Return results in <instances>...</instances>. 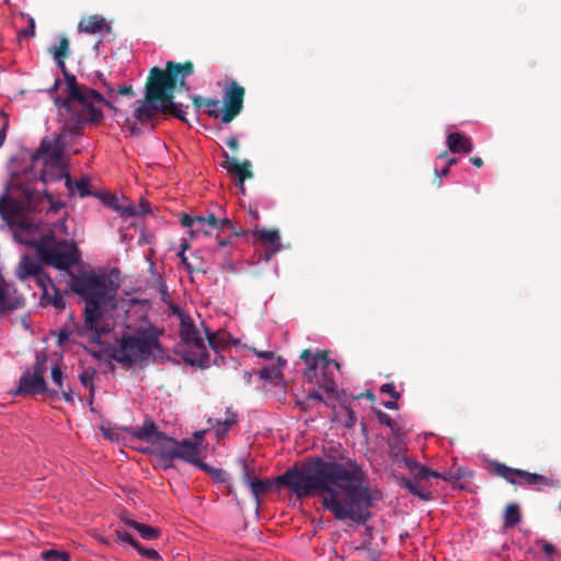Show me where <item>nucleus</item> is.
Masks as SVG:
<instances>
[{
	"instance_id": "1",
	"label": "nucleus",
	"mask_w": 561,
	"mask_h": 561,
	"mask_svg": "<svg viewBox=\"0 0 561 561\" xmlns=\"http://www.w3.org/2000/svg\"><path fill=\"white\" fill-rule=\"evenodd\" d=\"M66 206L65 202L54 199L46 191L36 190L32 183L10 182L7 191L0 195V217L12 229L14 239L36 250L41 262L23 254L15 271L16 277L24 282L34 277L42 289V304L61 310L66 308L64 294L56 287L42 264L57 270H69L81 261V253L73 241L57 240L53 225L36 224L26 217L30 213L46 217L57 214Z\"/></svg>"
},
{
	"instance_id": "2",
	"label": "nucleus",
	"mask_w": 561,
	"mask_h": 561,
	"mask_svg": "<svg viewBox=\"0 0 561 561\" xmlns=\"http://www.w3.org/2000/svg\"><path fill=\"white\" fill-rule=\"evenodd\" d=\"M366 481V473L355 460L309 457L274 479H255L250 489L256 503L277 485L287 486L298 499L320 495L323 508L336 519L365 525L371 518L374 502Z\"/></svg>"
},
{
	"instance_id": "3",
	"label": "nucleus",
	"mask_w": 561,
	"mask_h": 561,
	"mask_svg": "<svg viewBox=\"0 0 561 561\" xmlns=\"http://www.w3.org/2000/svg\"><path fill=\"white\" fill-rule=\"evenodd\" d=\"M194 73V64L191 60L185 62L167 61L165 68L153 67L149 71L145 84V98L136 101L134 110L135 119L141 125H150L154 128L153 121L159 114L171 115L185 122L188 105L174 102L176 89L190 91L186 78Z\"/></svg>"
},
{
	"instance_id": "4",
	"label": "nucleus",
	"mask_w": 561,
	"mask_h": 561,
	"mask_svg": "<svg viewBox=\"0 0 561 561\" xmlns=\"http://www.w3.org/2000/svg\"><path fill=\"white\" fill-rule=\"evenodd\" d=\"M69 275L70 289L85 302L84 322L77 329L78 334H87L91 343L100 344L102 335L110 332L108 328L100 325V320L105 307H115L117 285L105 274H96L94 271H82L79 274L69 272Z\"/></svg>"
},
{
	"instance_id": "5",
	"label": "nucleus",
	"mask_w": 561,
	"mask_h": 561,
	"mask_svg": "<svg viewBox=\"0 0 561 561\" xmlns=\"http://www.w3.org/2000/svg\"><path fill=\"white\" fill-rule=\"evenodd\" d=\"M59 119L62 124L58 134L50 137H44L39 147L32 154V167L35 168L42 162L41 181L47 184L53 181H59L66 174L67 164L65 162V149L67 147L66 138L81 136L83 133H75L67 129L68 113L65 108H58Z\"/></svg>"
},
{
	"instance_id": "6",
	"label": "nucleus",
	"mask_w": 561,
	"mask_h": 561,
	"mask_svg": "<svg viewBox=\"0 0 561 561\" xmlns=\"http://www.w3.org/2000/svg\"><path fill=\"white\" fill-rule=\"evenodd\" d=\"M162 332L153 325L139 330L136 334L124 335L112 348L111 357L125 368L148 360L152 355H162L163 347L159 341Z\"/></svg>"
},
{
	"instance_id": "7",
	"label": "nucleus",
	"mask_w": 561,
	"mask_h": 561,
	"mask_svg": "<svg viewBox=\"0 0 561 561\" xmlns=\"http://www.w3.org/2000/svg\"><path fill=\"white\" fill-rule=\"evenodd\" d=\"M102 105L114 113L117 107L106 100L98 90L85 87L81 92V98L75 100L65 112L68 113L67 129L75 133H83L87 125H98L104 119Z\"/></svg>"
},
{
	"instance_id": "8",
	"label": "nucleus",
	"mask_w": 561,
	"mask_h": 561,
	"mask_svg": "<svg viewBox=\"0 0 561 561\" xmlns=\"http://www.w3.org/2000/svg\"><path fill=\"white\" fill-rule=\"evenodd\" d=\"M150 454L158 459L160 468L164 471L171 469L176 459L207 469V466L199 460V449L196 443L191 439L179 442L163 432L152 439Z\"/></svg>"
},
{
	"instance_id": "9",
	"label": "nucleus",
	"mask_w": 561,
	"mask_h": 561,
	"mask_svg": "<svg viewBox=\"0 0 561 561\" xmlns=\"http://www.w3.org/2000/svg\"><path fill=\"white\" fill-rule=\"evenodd\" d=\"M180 336L185 344L195 348L194 353L186 352L183 355V360L191 366H197L202 369L207 368L209 366V354L198 329L190 316L181 317Z\"/></svg>"
},
{
	"instance_id": "10",
	"label": "nucleus",
	"mask_w": 561,
	"mask_h": 561,
	"mask_svg": "<svg viewBox=\"0 0 561 561\" xmlns=\"http://www.w3.org/2000/svg\"><path fill=\"white\" fill-rule=\"evenodd\" d=\"M490 472L493 476L505 479L511 484H526L538 491L543 488H553L557 485V481L551 477L531 473L522 469H514L495 460L490 462Z\"/></svg>"
},
{
	"instance_id": "11",
	"label": "nucleus",
	"mask_w": 561,
	"mask_h": 561,
	"mask_svg": "<svg viewBox=\"0 0 561 561\" xmlns=\"http://www.w3.org/2000/svg\"><path fill=\"white\" fill-rule=\"evenodd\" d=\"M47 355L44 353L36 354V362L32 370H25L19 380V387L13 392L15 396H33L42 393H50L56 396V391H49L46 380L44 378L47 370Z\"/></svg>"
},
{
	"instance_id": "12",
	"label": "nucleus",
	"mask_w": 561,
	"mask_h": 561,
	"mask_svg": "<svg viewBox=\"0 0 561 561\" xmlns=\"http://www.w3.org/2000/svg\"><path fill=\"white\" fill-rule=\"evenodd\" d=\"M403 462L405 467L410 470L411 474L413 476V479L402 478L400 480V485L407 489L411 494L417 496L423 501L431 500L432 494L423 485H421V482L427 481L430 478H442L446 481L449 480V477L440 474L439 472L434 471L416 462L413 459L403 458Z\"/></svg>"
},
{
	"instance_id": "13",
	"label": "nucleus",
	"mask_w": 561,
	"mask_h": 561,
	"mask_svg": "<svg viewBox=\"0 0 561 561\" xmlns=\"http://www.w3.org/2000/svg\"><path fill=\"white\" fill-rule=\"evenodd\" d=\"M245 90L236 81H231L224 93L221 122L231 123L243 110Z\"/></svg>"
},
{
	"instance_id": "14",
	"label": "nucleus",
	"mask_w": 561,
	"mask_h": 561,
	"mask_svg": "<svg viewBox=\"0 0 561 561\" xmlns=\"http://www.w3.org/2000/svg\"><path fill=\"white\" fill-rule=\"evenodd\" d=\"M55 60L64 75L67 91V96L55 99V105L57 106V108L66 110V107H69L75 100H79L81 98V92L87 85L80 84L77 81L76 76L68 71L65 62L66 59Z\"/></svg>"
},
{
	"instance_id": "15",
	"label": "nucleus",
	"mask_w": 561,
	"mask_h": 561,
	"mask_svg": "<svg viewBox=\"0 0 561 561\" xmlns=\"http://www.w3.org/2000/svg\"><path fill=\"white\" fill-rule=\"evenodd\" d=\"M300 358L308 364L305 376L310 382L316 376L317 368L325 370L333 364L336 369H340V364L329 357V352L317 353L312 356L309 350H304L300 354Z\"/></svg>"
},
{
	"instance_id": "16",
	"label": "nucleus",
	"mask_w": 561,
	"mask_h": 561,
	"mask_svg": "<svg viewBox=\"0 0 561 561\" xmlns=\"http://www.w3.org/2000/svg\"><path fill=\"white\" fill-rule=\"evenodd\" d=\"M225 161L221 165L227 170L229 174L236 175L238 182H244L245 180L253 178V172L251 170L252 163L250 160H244L243 162H239L236 158L230 157L227 152L222 153Z\"/></svg>"
},
{
	"instance_id": "17",
	"label": "nucleus",
	"mask_w": 561,
	"mask_h": 561,
	"mask_svg": "<svg viewBox=\"0 0 561 561\" xmlns=\"http://www.w3.org/2000/svg\"><path fill=\"white\" fill-rule=\"evenodd\" d=\"M123 430L133 437L150 444L152 439H156V436L161 433L157 430V425L151 419H146L140 427H125Z\"/></svg>"
},
{
	"instance_id": "18",
	"label": "nucleus",
	"mask_w": 561,
	"mask_h": 561,
	"mask_svg": "<svg viewBox=\"0 0 561 561\" xmlns=\"http://www.w3.org/2000/svg\"><path fill=\"white\" fill-rule=\"evenodd\" d=\"M253 234L256 237L259 241L271 245V250H267L265 254L266 260H270L275 253H277L280 250V238L277 230H267L262 228L255 230Z\"/></svg>"
},
{
	"instance_id": "19",
	"label": "nucleus",
	"mask_w": 561,
	"mask_h": 561,
	"mask_svg": "<svg viewBox=\"0 0 561 561\" xmlns=\"http://www.w3.org/2000/svg\"><path fill=\"white\" fill-rule=\"evenodd\" d=\"M121 520L125 525L137 530L139 533V535L146 540H156L161 535V530L158 527L138 523V522L134 520L133 518H130V516L126 513L121 515Z\"/></svg>"
},
{
	"instance_id": "20",
	"label": "nucleus",
	"mask_w": 561,
	"mask_h": 561,
	"mask_svg": "<svg viewBox=\"0 0 561 561\" xmlns=\"http://www.w3.org/2000/svg\"><path fill=\"white\" fill-rule=\"evenodd\" d=\"M447 146L454 153H469L473 149L471 139L459 133H450L447 136Z\"/></svg>"
},
{
	"instance_id": "21",
	"label": "nucleus",
	"mask_w": 561,
	"mask_h": 561,
	"mask_svg": "<svg viewBox=\"0 0 561 561\" xmlns=\"http://www.w3.org/2000/svg\"><path fill=\"white\" fill-rule=\"evenodd\" d=\"M62 179H65V186L68 190L69 195H73L75 191L79 193L80 197H87L95 195L90 188V180L88 178H82L79 181H73L66 169V174L62 175Z\"/></svg>"
},
{
	"instance_id": "22",
	"label": "nucleus",
	"mask_w": 561,
	"mask_h": 561,
	"mask_svg": "<svg viewBox=\"0 0 561 561\" xmlns=\"http://www.w3.org/2000/svg\"><path fill=\"white\" fill-rule=\"evenodd\" d=\"M106 26V21L102 15H90L80 21L78 27L80 32L88 34L100 33Z\"/></svg>"
},
{
	"instance_id": "23",
	"label": "nucleus",
	"mask_w": 561,
	"mask_h": 561,
	"mask_svg": "<svg viewBox=\"0 0 561 561\" xmlns=\"http://www.w3.org/2000/svg\"><path fill=\"white\" fill-rule=\"evenodd\" d=\"M238 422V415L231 409H227L222 420H216L213 424L215 434L218 438L225 437L229 428Z\"/></svg>"
},
{
	"instance_id": "24",
	"label": "nucleus",
	"mask_w": 561,
	"mask_h": 561,
	"mask_svg": "<svg viewBox=\"0 0 561 561\" xmlns=\"http://www.w3.org/2000/svg\"><path fill=\"white\" fill-rule=\"evenodd\" d=\"M522 519L519 506L516 503H511L504 511V527L513 528L519 524Z\"/></svg>"
},
{
	"instance_id": "25",
	"label": "nucleus",
	"mask_w": 561,
	"mask_h": 561,
	"mask_svg": "<svg viewBox=\"0 0 561 561\" xmlns=\"http://www.w3.org/2000/svg\"><path fill=\"white\" fill-rule=\"evenodd\" d=\"M54 59H66L69 56V39L66 36H61L59 45L49 48Z\"/></svg>"
},
{
	"instance_id": "26",
	"label": "nucleus",
	"mask_w": 561,
	"mask_h": 561,
	"mask_svg": "<svg viewBox=\"0 0 561 561\" xmlns=\"http://www.w3.org/2000/svg\"><path fill=\"white\" fill-rule=\"evenodd\" d=\"M188 249V243L183 240L181 243V251L179 252V257L181 259L182 264L186 267V270L191 273L203 271L201 265H193L192 262H188L187 256L185 255V251Z\"/></svg>"
},
{
	"instance_id": "27",
	"label": "nucleus",
	"mask_w": 561,
	"mask_h": 561,
	"mask_svg": "<svg viewBox=\"0 0 561 561\" xmlns=\"http://www.w3.org/2000/svg\"><path fill=\"white\" fill-rule=\"evenodd\" d=\"M95 196L99 197L105 206L110 207L114 211L117 213V210H119L121 203L115 195L111 193H98Z\"/></svg>"
},
{
	"instance_id": "28",
	"label": "nucleus",
	"mask_w": 561,
	"mask_h": 561,
	"mask_svg": "<svg viewBox=\"0 0 561 561\" xmlns=\"http://www.w3.org/2000/svg\"><path fill=\"white\" fill-rule=\"evenodd\" d=\"M41 556L46 561H70L69 554L67 552L54 549L45 550Z\"/></svg>"
},
{
	"instance_id": "29",
	"label": "nucleus",
	"mask_w": 561,
	"mask_h": 561,
	"mask_svg": "<svg viewBox=\"0 0 561 561\" xmlns=\"http://www.w3.org/2000/svg\"><path fill=\"white\" fill-rule=\"evenodd\" d=\"M205 106H208L209 110L207 111V114L210 117L214 118H221V107H220V101L217 99H206L205 100Z\"/></svg>"
},
{
	"instance_id": "30",
	"label": "nucleus",
	"mask_w": 561,
	"mask_h": 561,
	"mask_svg": "<svg viewBox=\"0 0 561 561\" xmlns=\"http://www.w3.org/2000/svg\"><path fill=\"white\" fill-rule=\"evenodd\" d=\"M211 230L209 226L205 222L204 216H196L195 227L191 230V234L195 236L199 232H203L205 236L211 234Z\"/></svg>"
},
{
	"instance_id": "31",
	"label": "nucleus",
	"mask_w": 561,
	"mask_h": 561,
	"mask_svg": "<svg viewBox=\"0 0 561 561\" xmlns=\"http://www.w3.org/2000/svg\"><path fill=\"white\" fill-rule=\"evenodd\" d=\"M0 305L5 310H14L20 306V301L16 300L12 302L7 295V291L3 287H0Z\"/></svg>"
},
{
	"instance_id": "32",
	"label": "nucleus",
	"mask_w": 561,
	"mask_h": 561,
	"mask_svg": "<svg viewBox=\"0 0 561 561\" xmlns=\"http://www.w3.org/2000/svg\"><path fill=\"white\" fill-rule=\"evenodd\" d=\"M135 549L144 557L150 559V560H153V561H158L161 559L159 552L152 548H145L144 546H141L139 542L137 545V547H135Z\"/></svg>"
},
{
	"instance_id": "33",
	"label": "nucleus",
	"mask_w": 561,
	"mask_h": 561,
	"mask_svg": "<svg viewBox=\"0 0 561 561\" xmlns=\"http://www.w3.org/2000/svg\"><path fill=\"white\" fill-rule=\"evenodd\" d=\"M117 213L122 217H134L139 214L138 208L133 203H129V202H127L125 205L121 204L119 210H117Z\"/></svg>"
},
{
	"instance_id": "34",
	"label": "nucleus",
	"mask_w": 561,
	"mask_h": 561,
	"mask_svg": "<svg viewBox=\"0 0 561 561\" xmlns=\"http://www.w3.org/2000/svg\"><path fill=\"white\" fill-rule=\"evenodd\" d=\"M93 376H94V370H92V371L84 370L79 376V379H80L81 383L85 388H89L91 390V397L93 396V391H94V388H93Z\"/></svg>"
},
{
	"instance_id": "35",
	"label": "nucleus",
	"mask_w": 561,
	"mask_h": 561,
	"mask_svg": "<svg viewBox=\"0 0 561 561\" xmlns=\"http://www.w3.org/2000/svg\"><path fill=\"white\" fill-rule=\"evenodd\" d=\"M28 20V27L21 30L18 33V36L20 39L22 38H30L35 36V20L32 16H27Z\"/></svg>"
},
{
	"instance_id": "36",
	"label": "nucleus",
	"mask_w": 561,
	"mask_h": 561,
	"mask_svg": "<svg viewBox=\"0 0 561 561\" xmlns=\"http://www.w3.org/2000/svg\"><path fill=\"white\" fill-rule=\"evenodd\" d=\"M51 379L53 382L60 389L64 386V373L58 365L51 367Z\"/></svg>"
},
{
	"instance_id": "37",
	"label": "nucleus",
	"mask_w": 561,
	"mask_h": 561,
	"mask_svg": "<svg viewBox=\"0 0 561 561\" xmlns=\"http://www.w3.org/2000/svg\"><path fill=\"white\" fill-rule=\"evenodd\" d=\"M115 536L117 537L118 541L127 542V543H129L134 548L137 547V545H138V541L131 535H129L126 531L116 530L115 531Z\"/></svg>"
},
{
	"instance_id": "38",
	"label": "nucleus",
	"mask_w": 561,
	"mask_h": 561,
	"mask_svg": "<svg viewBox=\"0 0 561 561\" xmlns=\"http://www.w3.org/2000/svg\"><path fill=\"white\" fill-rule=\"evenodd\" d=\"M96 77L99 79V87L104 88L106 94H108L110 96L113 95L115 93V88L107 82V80L101 72H98ZM95 84L98 85V82H95Z\"/></svg>"
},
{
	"instance_id": "39",
	"label": "nucleus",
	"mask_w": 561,
	"mask_h": 561,
	"mask_svg": "<svg viewBox=\"0 0 561 561\" xmlns=\"http://www.w3.org/2000/svg\"><path fill=\"white\" fill-rule=\"evenodd\" d=\"M96 77L99 79V87L104 88L106 94H108L110 96L113 95L115 93V88L107 82V80L101 72H98ZM95 84L98 85V82H95Z\"/></svg>"
},
{
	"instance_id": "40",
	"label": "nucleus",
	"mask_w": 561,
	"mask_h": 561,
	"mask_svg": "<svg viewBox=\"0 0 561 561\" xmlns=\"http://www.w3.org/2000/svg\"><path fill=\"white\" fill-rule=\"evenodd\" d=\"M0 115L3 118L2 127L0 129V148H1L4 144V140L7 137V130L9 128V117L3 111L0 112Z\"/></svg>"
},
{
	"instance_id": "41",
	"label": "nucleus",
	"mask_w": 561,
	"mask_h": 561,
	"mask_svg": "<svg viewBox=\"0 0 561 561\" xmlns=\"http://www.w3.org/2000/svg\"><path fill=\"white\" fill-rule=\"evenodd\" d=\"M255 479L256 478L253 476V470L244 461L243 462L242 481L250 486L251 482H254Z\"/></svg>"
},
{
	"instance_id": "42",
	"label": "nucleus",
	"mask_w": 561,
	"mask_h": 561,
	"mask_svg": "<svg viewBox=\"0 0 561 561\" xmlns=\"http://www.w3.org/2000/svg\"><path fill=\"white\" fill-rule=\"evenodd\" d=\"M382 393L389 394L392 399L398 400L400 398V393L396 390L393 383H383L380 388Z\"/></svg>"
},
{
	"instance_id": "43",
	"label": "nucleus",
	"mask_w": 561,
	"mask_h": 561,
	"mask_svg": "<svg viewBox=\"0 0 561 561\" xmlns=\"http://www.w3.org/2000/svg\"><path fill=\"white\" fill-rule=\"evenodd\" d=\"M376 415H377L378 421L381 424H385L391 428L393 427L394 422L392 421V419L389 414L382 412L381 410H376Z\"/></svg>"
},
{
	"instance_id": "44",
	"label": "nucleus",
	"mask_w": 561,
	"mask_h": 561,
	"mask_svg": "<svg viewBox=\"0 0 561 561\" xmlns=\"http://www.w3.org/2000/svg\"><path fill=\"white\" fill-rule=\"evenodd\" d=\"M319 387L323 388L327 392H334L336 383L332 378L324 377L322 382H318Z\"/></svg>"
},
{
	"instance_id": "45",
	"label": "nucleus",
	"mask_w": 561,
	"mask_h": 561,
	"mask_svg": "<svg viewBox=\"0 0 561 561\" xmlns=\"http://www.w3.org/2000/svg\"><path fill=\"white\" fill-rule=\"evenodd\" d=\"M195 221H196V216H190L187 214H183L181 217V225L183 227L190 228L191 230H193V228L195 227Z\"/></svg>"
},
{
	"instance_id": "46",
	"label": "nucleus",
	"mask_w": 561,
	"mask_h": 561,
	"mask_svg": "<svg viewBox=\"0 0 561 561\" xmlns=\"http://www.w3.org/2000/svg\"><path fill=\"white\" fill-rule=\"evenodd\" d=\"M217 225L216 227L214 228V230H218V231H221V230H232L233 229V225L232 222L227 219V218H224V219H219L217 218Z\"/></svg>"
},
{
	"instance_id": "47",
	"label": "nucleus",
	"mask_w": 561,
	"mask_h": 561,
	"mask_svg": "<svg viewBox=\"0 0 561 561\" xmlns=\"http://www.w3.org/2000/svg\"><path fill=\"white\" fill-rule=\"evenodd\" d=\"M275 374H276L275 367H264L259 371V376L264 380L272 379L275 376Z\"/></svg>"
},
{
	"instance_id": "48",
	"label": "nucleus",
	"mask_w": 561,
	"mask_h": 561,
	"mask_svg": "<svg viewBox=\"0 0 561 561\" xmlns=\"http://www.w3.org/2000/svg\"><path fill=\"white\" fill-rule=\"evenodd\" d=\"M344 410H345V412L347 414V417H348V420L346 421V426L347 427L354 426L355 423H356L355 412L350 407H344Z\"/></svg>"
},
{
	"instance_id": "49",
	"label": "nucleus",
	"mask_w": 561,
	"mask_h": 561,
	"mask_svg": "<svg viewBox=\"0 0 561 561\" xmlns=\"http://www.w3.org/2000/svg\"><path fill=\"white\" fill-rule=\"evenodd\" d=\"M115 93L119 95L129 96L134 95V90L131 85H122L118 89H115Z\"/></svg>"
},
{
	"instance_id": "50",
	"label": "nucleus",
	"mask_w": 561,
	"mask_h": 561,
	"mask_svg": "<svg viewBox=\"0 0 561 561\" xmlns=\"http://www.w3.org/2000/svg\"><path fill=\"white\" fill-rule=\"evenodd\" d=\"M204 220L209 226V228L213 230L216 227V225L218 224L217 217L213 213L208 214L207 216H204Z\"/></svg>"
},
{
	"instance_id": "51",
	"label": "nucleus",
	"mask_w": 561,
	"mask_h": 561,
	"mask_svg": "<svg viewBox=\"0 0 561 561\" xmlns=\"http://www.w3.org/2000/svg\"><path fill=\"white\" fill-rule=\"evenodd\" d=\"M226 145L231 149L232 151H237L239 149V140L236 136H231Z\"/></svg>"
},
{
	"instance_id": "52",
	"label": "nucleus",
	"mask_w": 561,
	"mask_h": 561,
	"mask_svg": "<svg viewBox=\"0 0 561 561\" xmlns=\"http://www.w3.org/2000/svg\"><path fill=\"white\" fill-rule=\"evenodd\" d=\"M193 104L196 108H199L202 106H205V100L206 98H203L201 95H192L191 96Z\"/></svg>"
},
{
	"instance_id": "53",
	"label": "nucleus",
	"mask_w": 561,
	"mask_h": 561,
	"mask_svg": "<svg viewBox=\"0 0 561 561\" xmlns=\"http://www.w3.org/2000/svg\"><path fill=\"white\" fill-rule=\"evenodd\" d=\"M253 352L264 359H272L274 358V353L271 351H257L256 348H253Z\"/></svg>"
},
{
	"instance_id": "54",
	"label": "nucleus",
	"mask_w": 561,
	"mask_h": 561,
	"mask_svg": "<svg viewBox=\"0 0 561 561\" xmlns=\"http://www.w3.org/2000/svg\"><path fill=\"white\" fill-rule=\"evenodd\" d=\"M70 337V332L67 329H64L58 334V344H62L68 341Z\"/></svg>"
},
{
	"instance_id": "55",
	"label": "nucleus",
	"mask_w": 561,
	"mask_h": 561,
	"mask_svg": "<svg viewBox=\"0 0 561 561\" xmlns=\"http://www.w3.org/2000/svg\"><path fill=\"white\" fill-rule=\"evenodd\" d=\"M542 551L545 552V554L547 556H551L552 553H554L556 549H554V546L548 541H543L542 543Z\"/></svg>"
},
{
	"instance_id": "56",
	"label": "nucleus",
	"mask_w": 561,
	"mask_h": 561,
	"mask_svg": "<svg viewBox=\"0 0 561 561\" xmlns=\"http://www.w3.org/2000/svg\"><path fill=\"white\" fill-rule=\"evenodd\" d=\"M61 396L64 398L65 401L69 402V403H73L75 400H73V393H72V390L71 389H68V390H62L61 391Z\"/></svg>"
},
{
	"instance_id": "57",
	"label": "nucleus",
	"mask_w": 561,
	"mask_h": 561,
	"mask_svg": "<svg viewBox=\"0 0 561 561\" xmlns=\"http://www.w3.org/2000/svg\"><path fill=\"white\" fill-rule=\"evenodd\" d=\"M205 332H206V336H207V341L209 343V345L215 348V340H216V335L214 332H211L210 330L208 329H205Z\"/></svg>"
},
{
	"instance_id": "58",
	"label": "nucleus",
	"mask_w": 561,
	"mask_h": 561,
	"mask_svg": "<svg viewBox=\"0 0 561 561\" xmlns=\"http://www.w3.org/2000/svg\"><path fill=\"white\" fill-rule=\"evenodd\" d=\"M438 159H446L447 165L450 167L451 164H455L457 162L456 158H449L447 151L443 152L442 154H438Z\"/></svg>"
},
{
	"instance_id": "59",
	"label": "nucleus",
	"mask_w": 561,
	"mask_h": 561,
	"mask_svg": "<svg viewBox=\"0 0 561 561\" xmlns=\"http://www.w3.org/2000/svg\"><path fill=\"white\" fill-rule=\"evenodd\" d=\"M150 205L147 202H141L138 209V215H146L149 211Z\"/></svg>"
},
{
	"instance_id": "60",
	"label": "nucleus",
	"mask_w": 561,
	"mask_h": 561,
	"mask_svg": "<svg viewBox=\"0 0 561 561\" xmlns=\"http://www.w3.org/2000/svg\"><path fill=\"white\" fill-rule=\"evenodd\" d=\"M449 173V167L446 165L445 168H443L440 171H438L437 169H435V175L436 178H442V176H445Z\"/></svg>"
},
{
	"instance_id": "61",
	"label": "nucleus",
	"mask_w": 561,
	"mask_h": 561,
	"mask_svg": "<svg viewBox=\"0 0 561 561\" xmlns=\"http://www.w3.org/2000/svg\"><path fill=\"white\" fill-rule=\"evenodd\" d=\"M308 399L310 400H317V401H323L322 396L318 391H312L308 394Z\"/></svg>"
},
{
	"instance_id": "62",
	"label": "nucleus",
	"mask_w": 561,
	"mask_h": 561,
	"mask_svg": "<svg viewBox=\"0 0 561 561\" xmlns=\"http://www.w3.org/2000/svg\"><path fill=\"white\" fill-rule=\"evenodd\" d=\"M470 162L477 167V168H480L483 165V160L480 158V157H471L470 158Z\"/></svg>"
},
{
	"instance_id": "63",
	"label": "nucleus",
	"mask_w": 561,
	"mask_h": 561,
	"mask_svg": "<svg viewBox=\"0 0 561 561\" xmlns=\"http://www.w3.org/2000/svg\"><path fill=\"white\" fill-rule=\"evenodd\" d=\"M385 408L387 409H390V410H396L398 409V403H397V400L392 399L391 401H386L383 403Z\"/></svg>"
},
{
	"instance_id": "64",
	"label": "nucleus",
	"mask_w": 561,
	"mask_h": 561,
	"mask_svg": "<svg viewBox=\"0 0 561 561\" xmlns=\"http://www.w3.org/2000/svg\"><path fill=\"white\" fill-rule=\"evenodd\" d=\"M159 291H160V294H161L163 297L168 295V288H167L165 283H160V284H159Z\"/></svg>"
}]
</instances>
